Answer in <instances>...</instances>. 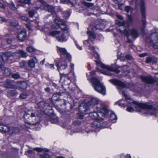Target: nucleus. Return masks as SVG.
Instances as JSON below:
<instances>
[{
  "mask_svg": "<svg viewBox=\"0 0 158 158\" xmlns=\"http://www.w3.org/2000/svg\"><path fill=\"white\" fill-rule=\"evenodd\" d=\"M55 23L58 26H64L65 22L58 17H56L54 20Z\"/></svg>",
  "mask_w": 158,
  "mask_h": 158,
  "instance_id": "25",
  "label": "nucleus"
},
{
  "mask_svg": "<svg viewBox=\"0 0 158 158\" xmlns=\"http://www.w3.org/2000/svg\"><path fill=\"white\" fill-rule=\"evenodd\" d=\"M92 53L94 55V56H95V57L96 59H98L99 58V55L97 52H95V51H93V52H92Z\"/></svg>",
  "mask_w": 158,
  "mask_h": 158,
  "instance_id": "58",
  "label": "nucleus"
},
{
  "mask_svg": "<svg viewBox=\"0 0 158 158\" xmlns=\"http://www.w3.org/2000/svg\"><path fill=\"white\" fill-rule=\"evenodd\" d=\"M37 62V60L35 57H33L28 62L27 64L29 67L33 68L35 66V64Z\"/></svg>",
  "mask_w": 158,
  "mask_h": 158,
  "instance_id": "21",
  "label": "nucleus"
},
{
  "mask_svg": "<svg viewBox=\"0 0 158 158\" xmlns=\"http://www.w3.org/2000/svg\"><path fill=\"white\" fill-rule=\"evenodd\" d=\"M26 37L27 34L25 30H21L18 35V38L20 41H24L26 39Z\"/></svg>",
  "mask_w": 158,
  "mask_h": 158,
  "instance_id": "15",
  "label": "nucleus"
},
{
  "mask_svg": "<svg viewBox=\"0 0 158 158\" xmlns=\"http://www.w3.org/2000/svg\"><path fill=\"white\" fill-rule=\"evenodd\" d=\"M63 106L65 107L64 110L67 112L69 111L73 107L72 105L69 102L64 103Z\"/></svg>",
  "mask_w": 158,
  "mask_h": 158,
  "instance_id": "27",
  "label": "nucleus"
},
{
  "mask_svg": "<svg viewBox=\"0 0 158 158\" xmlns=\"http://www.w3.org/2000/svg\"><path fill=\"white\" fill-rule=\"evenodd\" d=\"M87 33L89 37L93 39H95L96 36L94 33L91 31H88L87 32Z\"/></svg>",
  "mask_w": 158,
  "mask_h": 158,
  "instance_id": "30",
  "label": "nucleus"
},
{
  "mask_svg": "<svg viewBox=\"0 0 158 158\" xmlns=\"http://www.w3.org/2000/svg\"><path fill=\"white\" fill-rule=\"evenodd\" d=\"M124 101L123 100H121L116 102V104H118L119 106L124 107L127 105V103H124Z\"/></svg>",
  "mask_w": 158,
  "mask_h": 158,
  "instance_id": "32",
  "label": "nucleus"
},
{
  "mask_svg": "<svg viewBox=\"0 0 158 158\" xmlns=\"http://www.w3.org/2000/svg\"><path fill=\"white\" fill-rule=\"evenodd\" d=\"M120 32L123 34L126 37H129L130 35L129 31H128L126 29H125L123 30H120Z\"/></svg>",
  "mask_w": 158,
  "mask_h": 158,
  "instance_id": "34",
  "label": "nucleus"
},
{
  "mask_svg": "<svg viewBox=\"0 0 158 158\" xmlns=\"http://www.w3.org/2000/svg\"><path fill=\"white\" fill-rule=\"evenodd\" d=\"M117 119V117L115 114L112 112H111L110 114V119L111 120H116Z\"/></svg>",
  "mask_w": 158,
  "mask_h": 158,
  "instance_id": "43",
  "label": "nucleus"
},
{
  "mask_svg": "<svg viewBox=\"0 0 158 158\" xmlns=\"http://www.w3.org/2000/svg\"><path fill=\"white\" fill-rule=\"evenodd\" d=\"M39 158H51V156L47 153L40 154L39 155Z\"/></svg>",
  "mask_w": 158,
  "mask_h": 158,
  "instance_id": "36",
  "label": "nucleus"
},
{
  "mask_svg": "<svg viewBox=\"0 0 158 158\" xmlns=\"http://www.w3.org/2000/svg\"><path fill=\"white\" fill-rule=\"evenodd\" d=\"M27 51L29 52H35V48L32 46L28 47L27 48Z\"/></svg>",
  "mask_w": 158,
  "mask_h": 158,
  "instance_id": "45",
  "label": "nucleus"
},
{
  "mask_svg": "<svg viewBox=\"0 0 158 158\" xmlns=\"http://www.w3.org/2000/svg\"><path fill=\"white\" fill-rule=\"evenodd\" d=\"M14 56H17L19 57L20 56L23 57H25L27 56L26 53L23 50H20L18 52L13 53Z\"/></svg>",
  "mask_w": 158,
  "mask_h": 158,
  "instance_id": "24",
  "label": "nucleus"
},
{
  "mask_svg": "<svg viewBox=\"0 0 158 158\" xmlns=\"http://www.w3.org/2000/svg\"><path fill=\"white\" fill-rule=\"evenodd\" d=\"M60 32L58 31H54L50 32L49 34L52 36H55L56 40L59 42H62L66 41L67 39L64 36V34H59Z\"/></svg>",
  "mask_w": 158,
  "mask_h": 158,
  "instance_id": "10",
  "label": "nucleus"
},
{
  "mask_svg": "<svg viewBox=\"0 0 158 158\" xmlns=\"http://www.w3.org/2000/svg\"><path fill=\"white\" fill-rule=\"evenodd\" d=\"M11 56H14L13 53L8 52H4L2 55H0V59L2 60L3 62H6L9 58Z\"/></svg>",
  "mask_w": 158,
  "mask_h": 158,
  "instance_id": "13",
  "label": "nucleus"
},
{
  "mask_svg": "<svg viewBox=\"0 0 158 158\" xmlns=\"http://www.w3.org/2000/svg\"><path fill=\"white\" fill-rule=\"evenodd\" d=\"M127 110L129 112H132L134 111V110L133 108L131 106H128L127 108Z\"/></svg>",
  "mask_w": 158,
  "mask_h": 158,
  "instance_id": "56",
  "label": "nucleus"
},
{
  "mask_svg": "<svg viewBox=\"0 0 158 158\" xmlns=\"http://www.w3.org/2000/svg\"><path fill=\"white\" fill-rule=\"evenodd\" d=\"M28 15L30 17H32L34 15V12L33 11H30L28 12Z\"/></svg>",
  "mask_w": 158,
  "mask_h": 158,
  "instance_id": "60",
  "label": "nucleus"
},
{
  "mask_svg": "<svg viewBox=\"0 0 158 158\" xmlns=\"http://www.w3.org/2000/svg\"><path fill=\"white\" fill-rule=\"evenodd\" d=\"M103 25L101 24H99L96 25L94 29H96L101 30L102 29Z\"/></svg>",
  "mask_w": 158,
  "mask_h": 158,
  "instance_id": "49",
  "label": "nucleus"
},
{
  "mask_svg": "<svg viewBox=\"0 0 158 158\" xmlns=\"http://www.w3.org/2000/svg\"><path fill=\"white\" fill-rule=\"evenodd\" d=\"M122 94L125 98L126 99L129 100L130 99V96L127 95L124 91H122Z\"/></svg>",
  "mask_w": 158,
  "mask_h": 158,
  "instance_id": "55",
  "label": "nucleus"
},
{
  "mask_svg": "<svg viewBox=\"0 0 158 158\" xmlns=\"http://www.w3.org/2000/svg\"><path fill=\"white\" fill-rule=\"evenodd\" d=\"M34 150L35 151H36L39 152H41L42 151H44L46 152H49V150L48 149H47L46 148H34Z\"/></svg>",
  "mask_w": 158,
  "mask_h": 158,
  "instance_id": "39",
  "label": "nucleus"
},
{
  "mask_svg": "<svg viewBox=\"0 0 158 158\" xmlns=\"http://www.w3.org/2000/svg\"><path fill=\"white\" fill-rule=\"evenodd\" d=\"M10 9L13 10H16L17 9L15 7V5L13 2H11Z\"/></svg>",
  "mask_w": 158,
  "mask_h": 158,
  "instance_id": "53",
  "label": "nucleus"
},
{
  "mask_svg": "<svg viewBox=\"0 0 158 158\" xmlns=\"http://www.w3.org/2000/svg\"><path fill=\"white\" fill-rule=\"evenodd\" d=\"M26 64L27 63L24 61H22L19 63L20 67L22 68L25 67Z\"/></svg>",
  "mask_w": 158,
  "mask_h": 158,
  "instance_id": "52",
  "label": "nucleus"
},
{
  "mask_svg": "<svg viewBox=\"0 0 158 158\" xmlns=\"http://www.w3.org/2000/svg\"><path fill=\"white\" fill-rule=\"evenodd\" d=\"M49 106V104L48 103H46L44 102H41L39 103V106L40 109H43L44 110L47 109V107Z\"/></svg>",
  "mask_w": 158,
  "mask_h": 158,
  "instance_id": "26",
  "label": "nucleus"
},
{
  "mask_svg": "<svg viewBox=\"0 0 158 158\" xmlns=\"http://www.w3.org/2000/svg\"><path fill=\"white\" fill-rule=\"evenodd\" d=\"M60 28L62 30H63L65 32H68V27L67 26L65 25V23L64 26H60Z\"/></svg>",
  "mask_w": 158,
  "mask_h": 158,
  "instance_id": "48",
  "label": "nucleus"
},
{
  "mask_svg": "<svg viewBox=\"0 0 158 158\" xmlns=\"http://www.w3.org/2000/svg\"><path fill=\"white\" fill-rule=\"evenodd\" d=\"M157 61V58L153 56L147 57L145 60V62L147 63H152L154 64L156 63Z\"/></svg>",
  "mask_w": 158,
  "mask_h": 158,
  "instance_id": "22",
  "label": "nucleus"
},
{
  "mask_svg": "<svg viewBox=\"0 0 158 158\" xmlns=\"http://www.w3.org/2000/svg\"><path fill=\"white\" fill-rule=\"evenodd\" d=\"M4 74L6 76L10 75L11 74V71L10 69L9 68H6L4 69Z\"/></svg>",
  "mask_w": 158,
  "mask_h": 158,
  "instance_id": "35",
  "label": "nucleus"
},
{
  "mask_svg": "<svg viewBox=\"0 0 158 158\" xmlns=\"http://www.w3.org/2000/svg\"><path fill=\"white\" fill-rule=\"evenodd\" d=\"M127 24L129 28L130 26L132 25L133 23V21L132 17L130 15H127Z\"/></svg>",
  "mask_w": 158,
  "mask_h": 158,
  "instance_id": "28",
  "label": "nucleus"
},
{
  "mask_svg": "<svg viewBox=\"0 0 158 158\" xmlns=\"http://www.w3.org/2000/svg\"><path fill=\"white\" fill-rule=\"evenodd\" d=\"M62 3L64 4H70L72 6H74V4L70 0H60Z\"/></svg>",
  "mask_w": 158,
  "mask_h": 158,
  "instance_id": "37",
  "label": "nucleus"
},
{
  "mask_svg": "<svg viewBox=\"0 0 158 158\" xmlns=\"http://www.w3.org/2000/svg\"><path fill=\"white\" fill-rule=\"evenodd\" d=\"M146 41L154 48L158 49V33L156 31L151 33L147 36Z\"/></svg>",
  "mask_w": 158,
  "mask_h": 158,
  "instance_id": "4",
  "label": "nucleus"
},
{
  "mask_svg": "<svg viewBox=\"0 0 158 158\" xmlns=\"http://www.w3.org/2000/svg\"><path fill=\"white\" fill-rule=\"evenodd\" d=\"M115 23L116 24L118 25L119 26H123L125 24V22L124 21L121 22L118 20H115Z\"/></svg>",
  "mask_w": 158,
  "mask_h": 158,
  "instance_id": "42",
  "label": "nucleus"
},
{
  "mask_svg": "<svg viewBox=\"0 0 158 158\" xmlns=\"http://www.w3.org/2000/svg\"><path fill=\"white\" fill-rule=\"evenodd\" d=\"M141 12V22L142 24L140 26V29L143 32L146 27V14L144 3L143 1H141L140 5Z\"/></svg>",
  "mask_w": 158,
  "mask_h": 158,
  "instance_id": "8",
  "label": "nucleus"
},
{
  "mask_svg": "<svg viewBox=\"0 0 158 158\" xmlns=\"http://www.w3.org/2000/svg\"><path fill=\"white\" fill-rule=\"evenodd\" d=\"M140 78L143 81L147 84H152L154 81L153 78L150 76H141Z\"/></svg>",
  "mask_w": 158,
  "mask_h": 158,
  "instance_id": "14",
  "label": "nucleus"
},
{
  "mask_svg": "<svg viewBox=\"0 0 158 158\" xmlns=\"http://www.w3.org/2000/svg\"><path fill=\"white\" fill-rule=\"evenodd\" d=\"M81 124L80 121L79 120L75 121L73 122V124L75 126H79Z\"/></svg>",
  "mask_w": 158,
  "mask_h": 158,
  "instance_id": "57",
  "label": "nucleus"
},
{
  "mask_svg": "<svg viewBox=\"0 0 158 158\" xmlns=\"http://www.w3.org/2000/svg\"><path fill=\"white\" fill-rule=\"evenodd\" d=\"M109 81L113 84L118 86L119 87L129 88L131 90H134V85L129 83H125L115 79L109 80Z\"/></svg>",
  "mask_w": 158,
  "mask_h": 158,
  "instance_id": "7",
  "label": "nucleus"
},
{
  "mask_svg": "<svg viewBox=\"0 0 158 158\" xmlns=\"http://www.w3.org/2000/svg\"><path fill=\"white\" fill-rule=\"evenodd\" d=\"M129 32L132 38L135 40L139 36V33L137 30L135 28H132L129 30Z\"/></svg>",
  "mask_w": 158,
  "mask_h": 158,
  "instance_id": "16",
  "label": "nucleus"
},
{
  "mask_svg": "<svg viewBox=\"0 0 158 158\" xmlns=\"http://www.w3.org/2000/svg\"><path fill=\"white\" fill-rule=\"evenodd\" d=\"M24 118L26 123L36 125L39 122V118L37 110H27L24 111Z\"/></svg>",
  "mask_w": 158,
  "mask_h": 158,
  "instance_id": "3",
  "label": "nucleus"
},
{
  "mask_svg": "<svg viewBox=\"0 0 158 158\" xmlns=\"http://www.w3.org/2000/svg\"><path fill=\"white\" fill-rule=\"evenodd\" d=\"M31 0H18L17 5L25 7L26 4H29Z\"/></svg>",
  "mask_w": 158,
  "mask_h": 158,
  "instance_id": "20",
  "label": "nucleus"
},
{
  "mask_svg": "<svg viewBox=\"0 0 158 158\" xmlns=\"http://www.w3.org/2000/svg\"><path fill=\"white\" fill-rule=\"evenodd\" d=\"M63 14L64 17L65 18L69 17L70 15V13L68 12H64L63 13Z\"/></svg>",
  "mask_w": 158,
  "mask_h": 158,
  "instance_id": "59",
  "label": "nucleus"
},
{
  "mask_svg": "<svg viewBox=\"0 0 158 158\" xmlns=\"http://www.w3.org/2000/svg\"><path fill=\"white\" fill-rule=\"evenodd\" d=\"M103 125V122L102 121H96L91 124V127L94 128H97L101 127Z\"/></svg>",
  "mask_w": 158,
  "mask_h": 158,
  "instance_id": "17",
  "label": "nucleus"
},
{
  "mask_svg": "<svg viewBox=\"0 0 158 158\" xmlns=\"http://www.w3.org/2000/svg\"><path fill=\"white\" fill-rule=\"evenodd\" d=\"M61 93L59 92L53 94L51 98V100L52 102L54 101H58L60 100V97L61 95Z\"/></svg>",
  "mask_w": 158,
  "mask_h": 158,
  "instance_id": "23",
  "label": "nucleus"
},
{
  "mask_svg": "<svg viewBox=\"0 0 158 158\" xmlns=\"http://www.w3.org/2000/svg\"><path fill=\"white\" fill-rule=\"evenodd\" d=\"M4 85L5 88H7L14 89L15 87L13 81L9 79L6 80Z\"/></svg>",
  "mask_w": 158,
  "mask_h": 158,
  "instance_id": "19",
  "label": "nucleus"
},
{
  "mask_svg": "<svg viewBox=\"0 0 158 158\" xmlns=\"http://www.w3.org/2000/svg\"><path fill=\"white\" fill-rule=\"evenodd\" d=\"M125 58L127 60H131L132 59V57L130 55H127L125 56Z\"/></svg>",
  "mask_w": 158,
  "mask_h": 158,
  "instance_id": "61",
  "label": "nucleus"
},
{
  "mask_svg": "<svg viewBox=\"0 0 158 158\" xmlns=\"http://www.w3.org/2000/svg\"><path fill=\"white\" fill-rule=\"evenodd\" d=\"M90 102H86L85 103H81L79 106L80 112L84 114H87L89 111L88 106H90Z\"/></svg>",
  "mask_w": 158,
  "mask_h": 158,
  "instance_id": "11",
  "label": "nucleus"
},
{
  "mask_svg": "<svg viewBox=\"0 0 158 158\" xmlns=\"http://www.w3.org/2000/svg\"><path fill=\"white\" fill-rule=\"evenodd\" d=\"M101 73L109 76H113L114 75L113 74L111 73L108 71H106L104 70H102Z\"/></svg>",
  "mask_w": 158,
  "mask_h": 158,
  "instance_id": "47",
  "label": "nucleus"
},
{
  "mask_svg": "<svg viewBox=\"0 0 158 158\" xmlns=\"http://www.w3.org/2000/svg\"><path fill=\"white\" fill-rule=\"evenodd\" d=\"M39 1L41 4L40 7H38V8H40L41 10H45L53 14L54 13V8L52 6L49 5L44 0H39Z\"/></svg>",
  "mask_w": 158,
  "mask_h": 158,
  "instance_id": "9",
  "label": "nucleus"
},
{
  "mask_svg": "<svg viewBox=\"0 0 158 158\" xmlns=\"http://www.w3.org/2000/svg\"><path fill=\"white\" fill-rule=\"evenodd\" d=\"M12 134H15L19 132V130L18 127H12L11 129Z\"/></svg>",
  "mask_w": 158,
  "mask_h": 158,
  "instance_id": "41",
  "label": "nucleus"
},
{
  "mask_svg": "<svg viewBox=\"0 0 158 158\" xmlns=\"http://www.w3.org/2000/svg\"><path fill=\"white\" fill-rule=\"evenodd\" d=\"M125 10L128 13L130 11L132 10V8L130 6H126L125 7Z\"/></svg>",
  "mask_w": 158,
  "mask_h": 158,
  "instance_id": "50",
  "label": "nucleus"
},
{
  "mask_svg": "<svg viewBox=\"0 0 158 158\" xmlns=\"http://www.w3.org/2000/svg\"><path fill=\"white\" fill-rule=\"evenodd\" d=\"M83 4L85 6L90 7H92L94 5V4L85 1H84L83 2Z\"/></svg>",
  "mask_w": 158,
  "mask_h": 158,
  "instance_id": "44",
  "label": "nucleus"
},
{
  "mask_svg": "<svg viewBox=\"0 0 158 158\" xmlns=\"http://www.w3.org/2000/svg\"><path fill=\"white\" fill-rule=\"evenodd\" d=\"M91 82L95 90L104 95L106 93V89L103 84L99 80L95 77L91 78Z\"/></svg>",
  "mask_w": 158,
  "mask_h": 158,
  "instance_id": "5",
  "label": "nucleus"
},
{
  "mask_svg": "<svg viewBox=\"0 0 158 158\" xmlns=\"http://www.w3.org/2000/svg\"><path fill=\"white\" fill-rule=\"evenodd\" d=\"M135 109L138 112H142L145 110L144 114L156 116L158 113V105H156V103H153L152 104L148 103H142L136 101L132 102Z\"/></svg>",
  "mask_w": 158,
  "mask_h": 158,
  "instance_id": "1",
  "label": "nucleus"
},
{
  "mask_svg": "<svg viewBox=\"0 0 158 158\" xmlns=\"http://www.w3.org/2000/svg\"><path fill=\"white\" fill-rule=\"evenodd\" d=\"M50 121L52 123H55L57 122L58 120L56 118H55L54 119H51L50 120Z\"/></svg>",
  "mask_w": 158,
  "mask_h": 158,
  "instance_id": "62",
  "label": "nucleus"
},
{
  "mask_svg": "<svg viewBox=\"0 0 158 158\" xmlns=\"http://www.w3.org/2000/svg\"><path fill=\"white\" fill-rule=\"evenodd\" d=\"M64 75V74H62L60 73V82H61L64 85H67V84L65 83L64 81H63L65 80Z\"/></svg>",
  "mask_w": 158,
  "mask_h": 158,
  "instance_id": "38",
  "label": "nucleus"
},
{
  "mask_svg": "<svg viewBox=\"0 0 158 158\" xmlns=\"http://www.w3.org/2000/svg\"><path fill=\"white\" fill-rule=\"evenodd\" d=\"M57 50L61 58L59 62H57L56 64L58 70L60 72L67 67V62H69L71 56L64 48L58 47Z\"/></svg>",
  "mask_w": 158,
  "mask_h": 158,
  "instance_id": "2",
  "label": "nucleus"
},
{
  "mask_svg": "<svg viewBox=\"0 0 158 158\" xmlns=\"http://www.w3.org/2000/svg\"><path fill=\"white\" fill-rule=\"evenodd\" d=\"M46 66L48 68L52 69H54V65L52 64H49L48 63H47L46 64Z\"/></svg>",
  "mask_w": 158,
  "mask_h": 158,
  "instance_id": "54",
  "label": "nucleus"
},
{
  "mask_svg": "<svg viewBox=\"0 0 158 158\" xmlns=\"http://www.w3.org/2000/svg\"><path fill=\"white\" fill-rule=\"evenodd\" d=\"M109 111V110L107 108L106 106H103L101 108H98L97 112H93L90 113L89 116L92 119H95L97 118L100 115L98 113H99V114L102 116L106 117Z\"/></svg>",
  "mask_w": 158,
  "mask_h": 158,
  "instance_id": "6",
  "label": "nucleus"
},
{
  "mask_svg": "<svg viewBox=\"0 0 158 158\" xmlns=\"http://www.w3.org/2000/svg\"><path fill=\"white\" fill-rule=\"evenodd\" d=\"M18 23L17 21H15L10 22L9 26L11 27H15L18 25Z\"/></svg>",
  "mask_w": 158,
  "mask_h": 158,
  "instance_id": "40",
  "label": "nucleus"
},
{
  "mask_svg": "<svg viewBox=\"0 0 158 158\" xmlns=\"http://www.w3.org/2000/svg\"><path fill=\"white\" fill-rule=\"evenodd\" d=\"M28 96V95L26 93H21L19 96V98L21 99L26 98Z\"/></svg>",
  "mask_w": 158,
  "mask_h": 158,
  "instance_id": "46",
  "label": "nucleus"
},
{
  "mask_svg": "<svg viewBox=\"0 0 158 158\" xmlns=\"http://www.w3.org/2000/svg\"><path fill=\"white\" fill-rule=\"evenodd\" d=\"M17 93L15 90H11L8 91L7 92V95L8 96H14L17 94Z\"/></svg>",
  "mask_w": 158,
  "mask_h": 158,
  "instance_id": "33",
  "label": "nucleus"
},
{
  "mask_svg": "<svg viewBox=\"0 0 158 158\" xmlns=\"http://www.w3.org/2000/svg\"><path fill=\"white\" fill-rule=\"evenodd\" d=\"M27 84L26 82L23 81L19 83V87L22 89H26Z\"/></svg>",
  "mask_w": 158,
  "mask_h": 158,
  "instance_id": "29",
  "label": "nucleus"
},
{
  "mask_svg": "<svg viewBox=\"0 0 158 158\" xmlns=\"http://www.w3.org/2000/svg\"><path fill=\"white\" fill-rule=\"evenodd\" d=\"M90 102V103L91 104L90 105H95L98 103V101L97 98H91L90 101L87 102Z\"/></svg>",
  "mask_w": 158,
  "mask_h": 158,
  "instance_id": "31",
  "label": "nucleus"
},
{
  "mask_svg": "<svg viewBox=\"0 0 158 158\" xmlns=\"http://www.w3.org/2000/svg\"><path fill=\"white\" fill-rule=\"evenodd\" d=\"M11 77L15 79H17L19 78L20 77L19 75L17 73H14L12 74Z\"/></svg>",
  "mask_w": 158,
  "mask_h": 158,
  "instance_id": "51",
  "label": "nucleus"
},
{
  "mask_svg": "<svg viewBox=\"0 0 158 158\" xmlns=\"http://www.w3.org/2000/svg\"><path fill=\"white\" fill-rule=\"evenodd\" d=\"M127 39L126 40V42L127 43H132L133 41L131 40L129 38V37H127Z\"/></svg>",
  "mask_w": 158,
  "mask_h": 158,
  "instance_id": "64",
  "label": "nucleus"
},
{
  "mask_svg": "<svg viewBox=\"0 0 158 158\" xmlns=\"http://www.w3.org/2000/svg\"><path fill=\"white\" fill-rule=\"evenodd\" d=\"M100 64L102 68L106 69L108 71L114 72L117 74H118L120 72V71L118 69L120 67L117 66H109L102 64Z\"/></svg>",
  "mask_w": 158,
  "mask_h": 158,
  "instance_id": "12",
  "label": "nucleus"
},
{
  "mask_svg": "<svg viewBox=\"0 0 158 158\" xmlns=\"http://www.w3.org/2000/svg\"><path fill=\"white\" fill-rule=\"evenodd\" d=\"M10 127L7 125L0 123V131L2 132H7L10 131Z\"/></svg>",
  "mask_w": 158,
  "mask_h": 158,
  "instance_id": "18",
  "label": "nucleus"
},
{
  "mask_svg": "<svg viewBox=\"0 0 158 158\" xmlns=\"http://www.w3.org/2000/svg\"><path fill=\"white\" fill-rule=\"evenodd\" d=\"M89 49L92 52L94 51L95 48L94 47L91 45V44L89 45Z\"/></svg>",
  "mask_w": 158,
  "mask_h": 158,
  "instance_id": "63",
  "label": "nucleus"
}]
</instances>
